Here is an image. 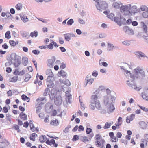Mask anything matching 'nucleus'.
I'll return each instance as SVG.
<instances>
[{"mask_svg": "<svg viewBox=\"0 0 148 148\" xmlns=\"http://www.w3.org/2000/svg\"><path fill=\"white\" fill-rule=\"evenodd\" d=\"M6 15L7 16H8L9 17V15L10 16V15H10V12H3L2 13L1 16L2 17H4Z\"/></svg>", "mask_w": 148, "mask_h": 148, "instance_id": "38", "label": "nucleus"}, {"mask_svg": "<svg viewBox=\"0 0 148 148\" xmlns=\"http://www.w3.org/2000/svg\"><path fill=\"white\" fill-rule=\"evenodd\" d=\"M42 109V107L40 106L37 107L36 108V112L39 113L40 112V110Z\"/></svg>", "mask_w": 148, "mask_h": 148, "instance_id": "52", "label": "nucleus"}, {"mask_svg": "<svg viewBox=\"0 0 148 148\" xmlns=\"http://www.w3.org/2000/svg\"><path fill=\"white\" fill-rule=\"evenodd\" d=\"M140 125L143 129L147 127V124L144 121H141L139 123Z\"/></svg>", "mask_w": 148, "mask_h": 148, "instance_id": "29", "label": "nucleus"}, {"mask_svg": "<svg viewBox=\"0 0 148 148\" xmlns=\"http://www.w3.org/2000/svg\"><path fill=\"white\" fill-rule=\"evenodd\" d=\"M128 85L130 86L132 88H134L136 90L138 91H139L140 90L141 88V86H137L135 83H133L132 84H130Z\"/></svg>", "mask_w": 148, "mask_h": 148, "instance_id": "10", "label": "nucleus"}, {"mask_svg": "<svg viewBox=\"0 0 148 148\" xmlns=\"http://www.w3.org/2000/svg\"><path fill=\"white\" fill-rule=\"evenodd\" d=\"M62 83L65 85L68 86L71 85L70 82L69 80L66 79H64L62 81Z\"/></svg>", "mask_w": 148, "mask_h": 148, "instance_id": "25", "label": "nucleus"}, {"mask_svg": "<svg viewBox=\"0 0 148 148\" xmlns=\"http://www.w3.org/2000/svg\"><path fill=\"white\" fill-rule=\"evenodd\" d=\"M131 13H134L135 12L136 8L135 6H133L130 8Z\"/></svg>", "mask_w": 148, "mask_h": 148, "instance_id": "55", "label": "nucleus"}, {"mask_svg": "<svg viewBox=\"0 0 148 148\" xmlns=\"http://www.w3.org/2000/svg\"><path fill=\"white\" fill-rule=\"evenodd\" d=\"M136 55L138 56L139 57H146L145 54L143 53L140 51H136Z\"/></svg>", "mask_w": 148, "mask_h": 148, "instance_id": "26", "label": "nucleus"}, {"mask_svg": "<svg viewBox=\"0 0 148 148\" xmlns=\"http://www.w3.org/2000/svg\"><path fill=\"white\" fill-rule=\"evenodd\" d=\"M36 101L39 104V106H41L42 105L45 104L47 102V100L45 97L39 98H38Z\"/></svg>", "mask_w": 148, "mask_h": 148, "instance_id": "4", "label": "nucleus"}, {"mask_svg": "<svg viewBox=\"0 0 148 148\" xmlns=\"http://www.w3.org/2000/svg\"><path fill=\"white\" fill-rule=\"evenodd\" d=\"M114 21L116 22L118 24H120L121 22V19L120 18L115 17L114 18Z\"/></svg>", "mask_w": 148, "mask_h": 148, "instance_id": "33", "label": "nucleus"}, {"mask_svg": "<svg viewBox=\"0 0 148 148\" xmlns=\"http://www.w3.org/2000/svg\"><path fill=\"white\" fill-rule=\"evenodd\" d=\"M92 75L95 77H96L98 75L97 71H94L92 73Z\"/></svg>", "mask_w": 148, "mask_h": 148, "instance_id": "61", "label": "nucleus"}, {"mask_svg": "<svg viewBox=\"0 0 148 148\" xmlns=\"http://www.w3.org/2000/svg\"><path fill=\"white\" fill-rule=\"evenodd\" d=\"M16 8L18 10H20L22 8V5L21 3H18L16 5Z\"/></svg>", "mask_w": 148, "mask_h": 148, "instance_id": "36", "label": "nucleus"}, {"mask_svg": "<svg viewBox=\"0 0 148 148\" xmlns=\"http://www.w3.org/2000/svg\"><path fill=\"white\" fill-rule=\"evenodd\" d=\"M32 53L35 54H38L40 53V52L36 50H34L32 51Z\"/></svg>", "mask_w": 148, "mask_h": 148, "instance_id": "63", "label": "nucleus"}, {"mask_svg": "<svg viewBox=\"0 0 148 148\" xmlns=\"http://www.w3.org/2000/svg\"><path fill=\"white\" fill-rule=\"evenodd\" d=\"M85 80L86 81L87 83H88L89 84H92L94 82V79L92 78H90L88 75L86 77Z\"/></svg>", "mask_w": 148, "mask_h": 148, "instance_id": "15", "label": "nucleus"}, {"mask_svg": "<svg viewBox=\"0 0 148 148\" xmlns=\"http://www.w3.org/2000/svg\"><path fill=\"white\" fill-rule=\"evenodd\" d=\"M107 16L109 18L111 19H113V18L114 19V14L112 13H110Z\"/></svg>", "mask_w": 148, "mask_h": 148, "instance_id": "51", "label": "nucleus"}, {"mask_svg": "<svg viewBox=\"0 0 148 148\" xmlns=\"http://www.w3.org/2000/svg\"><path fill=\"white\" fill-rule=\"evenodd\" d=\"M21 19L24 22H26L28 21V18L27 17L23 15L21 17Z\"/></svg>", "mask_w": 148, "mask_h": 148, "instance_id": "37", "label": "nucleus"}, {"mask_svg": "<svg viewBox=\"0 0 148 148\" xmlns=\"http://www.w3.org/2000/svg\"><path fill=\"white\" fill-rule=\"evenodd\" d=\"M135 116V115L134 114H132L130 115V117H129V118L132 121L134 119Z\"/></svg>", "mask_w": 148, "mask_h": 148, "instance_id": "64", "label": "nucleus"}, {"mask_svg": "<svg viewBox=\"0 0 148 148\" xmlns=\"http://www.w3.org/2000/svg\"><path fill=\"white\" fill-rule=\"evenodd\" d=\"M122 43L123 44L127 46H129L130 44V41L128 40L124 41Z\"/></svg>", "mask_w": 148, "mask_h": 148, "instance_id": "46", "label": "nucleus"}, {"mask_svg": "<svg viewBox=\"0 0 148 148\" xmlns=\"http://www.w3.org/2000/svg\"><path fill=\"white\" fill-rule=\"evenodd\" d=\"M30 122H31V120L30 121L29 125H30V130H31L32 131V130L34 129V128L35 127H34V124H33V123H30Z\"/></svg>", "mask_w": 148, "mask_h": 148, "instance_id": "53", "label": "nucleus"}, {"mask_svg": "<svg viewBox=\"0 0 148 148\" xmlns=\"http://www.w3.org/2000/svg\"><path fill=\"white\" fill-rule=\"evenodd\" d=\"M107 6L106 2L103 1H98L96 5L97 9L99 10L106 9L107 8Z\"/></svg>", "mask_w": 148, "mask_h": 148, "instance_id": "2", "label": "nucleus"}, {"mask_svg": "<svg viewBox=\"0 0 148 148\" xmlns=\"http://www.w3.org/2000/svg\"><path fill=\"white\" fill-rule=\"evenodd\" d=\"M98 99V97L96 95L91 96L89 106L92 110H94L95 108L98 110H100L101 108L100 103L99 101L97 100Z\"/></svg>", "mask_w": 148, "mask_h": 148, "instance_id": "1", "label": "nucleus"}, {"mask_svg": "<svg viewBox=\"0 0 148 148\" xmlns=\"http://www.w3.org/2000/svg\"><path fill=\"white\" fill-rule=\"evenodd\" d=\"M101 135L99 134H97L95 136L94 138L96 140H99L101 138Z\"/></svg>", "mask_w": 148, "mask_h": 148, "instance_id": "56", "label": "nucleus"}, {"mask_svg": "<svg viewBox=\"0 0 148 148\" xmlns=\"http://www.w3.org/2000/svg\"><path fill=\"white\" fill-rule=\"evenodd\" d=\"M9 42L10 45L13 46H15L16 44V42L14 40H10Z\"/></svg>", "mask_w": 148, "mask_h": 148, "instance_id": "41", "label": "nucleus"}, {"mask_svg": "<svg viewBox=\"0 0 148 148\" xmlns=\"http://www.w3.org/2000/svg\"><path fill=\"white\" fill-rule=\"evenodd\" d=\"M21 97L23 101H26L27 102H29L30 101V98L24 94L22 95L21 96Z\"/></svg>", "mask_w": 148, "mask_h": 148, "instance_id": "20", "label": "nucleus"}, {"mask_svg": "<svg viewBox=\"0 0 148 148\" xmlns=\"http://www.w3.org/2000/svg\"><path fill=\"white\" fill-rule=\"evenodd\" d=\"M31 78V76L29 74H26L25 75V78L24 79L25 82H27Z\"/></svg>", "mask_w": 148, "mask_h": 148, "instance_id": "34", "label": "nucleus"}, {"mask_svg": "<svg viewBox=\"0 0 148 148\" xmlns=\"http://www.w3.org/2000/svg\"><path fill=\"white\" fill-rule=\"evenodd\" d=\"M66 95L67 97L68 102L70 103L69 100L70 99H71L72 97L71 95L70 94L68 91H67L66 92Z\"/></svg>", "mask_w": 148, "mask_h": 148, "instance_id": "31", "label": "nucleus"}, {"mask_svg": "<svg viewBox=\"0 0 148 148\" xmlns=\"http://www.w3.org/2000/svg\"><path fill=\"white\" fill-rule=\"evenodd\" d=\"M51 76H48L46 80L47 86L50 88H52L54 86V84L53 82L52 79L53 75V74Z\"/></svg>", "mask_w": 148, "mask_h": 148, "instance_id": "3", "label": "nucleus"}, {"mask_svg": "<svg viewBox=\"0 0 148 148\" xmlns=\"http://www.w3.org/2000/svg\"><path fill=\"white\" fill-rule=\"evenodd\" d=\"M47 49L49 48L50 49H52L53 48V46L52 43H50L47 46Z\"/></svg>", "mask_w": 148, "mask_h": 148, "instance_id": "48", "label": "nucleus"}, {"mask_svg": "<svg viewBox=\"0 0 148 148\" xmlns=\"http://www.w3.org/2000/svg\"><path fill=\"white\" fill-rule=\"evenodd\" d=\"M30 36L32 37H36L38 36V32L36 31H34L33 32H32L30 34Z\"/></svg>", "mask_w": 148, "mask_h": 148, "instance_id": "30", "label": "nucleus"}, {"mask_svg": "<svg viewBox=\"0 0 148 148\" xmlns=\"http://www.w3.org/2000/svg\"><path fill=\"white\" fill-rule=\"evenodd\" d=\"M47 139L45 135H42L40 136L39 140L40 142L43 143L47 141Z\"/></svg>", "mask_w": 148, "mask_h": 148, "instance_id": "19", "label": "nucleus"}, {"mask_svg": "<svg viewBox=\"0 0 148 148\" xmlns=\"http://www.w3.org/2000/svg\"><path fill=\"white\" fill-rule=\"evenodd\" d=\"M17 121H18V125L21 126L23 124V123L22 121L19 119H17Z\"/></svg>", "mask_w": 148, "mask_h": 148, "instance_id": "60", "label": "nucleus"}, {"mask_svg": "<svg viewBox=\"0 0 148 148\" xmlns=\"http://www.w3.org/2000/svg\"><path fill=\"white\" fill-rule=\"evenodd\" d=\"M140 9L142 11H148V8L146 6L142 5L140 7Z\"/></svg>", "mask_w": 148, "mask_h": 148, "instance_id": "40", "label": "nucleus"}, {"mask_svg": "<svg viewBox=\"0 0 148 148\" xmlns=\"http://www.w3.org/2000/svg\"><path fill=\"white\" fill-rule=\"evenodd\" d=\"M118 140V139L116 137H113L111 138V141L112 142H116Z\"/></svg>", "mask_w": 148, "mask_h": 148, "instance_id": "50", "label": "nucleus"}, {"mask_svg": "<svg viewBox=\"0 0 148 148\" xmlns=\"http://www.w3.org/2000/svg\"><path fill=\"white\" fill-rule=\"evenodd\" d=\"M142 15L144 18H147L148 17V12H145L143 13Z\"/></svg>", "mask_w": 148, "mask_h": 148, "instance_id": "49", "label": "nucleus"}, {"mask_svg": "<svg viewBox=\"0 0 148 148\" xmlns=\"http://www.w3.org/2000/svg\"><path fill=\"white\" fill-rule=\"evenodd\" d=\"M57 112H58V113H59V114L57 116L61 117L62 116V112L59 109H58L57 111L56 110H53L52 112L51 116H56L57 114Z\"/></svg>", "mask_w": 148, "mask_h": 148, "instance_id": "7", "label": "nucleus"}, {"mask_svg": "<svg viewBox=\"0 0 148 148\" xmlns=\"http://www.w3.org/2000/svg\"><path fill=\"white\" fill-rule=\"evenodd\" d=\"M13 128L14 129L16 130H17L18 132H19V126L17 125H15L13 126Z\"/></svg>", "mask_w": 148, "mask_h": 148, "instance_id": "47", "label": "nucleus"}, {"mask_svg": "<svg viewBox=\"0 0 148 148\" xmlns=\"http://www.w3.org/2000/svg\"><path fill=\"white\" fill-rule=\"evenodd\" d=\"M78 136L77 135H75L74 136L72 140L73 141H75L78 140Z\"/></svg>", "mask_w": 148, "mask_h": 148, "instance_id": "58", "label": "nucleus"}, {"mask_svg": "<svg viewBox=\"0 0 148 148\" xmlns=\"http://www.w3.org/2000/svg\"><path fill=\"white\" fill-rule=\"evenodd\" d=\"M115 109L114 107L113 104L112 103L110 104L107 108V112L108 113L112 112Z\"/></svg>", "mask_w": 148, "mask_h": 148, "instance_id": "8", "label": "nucleus"}, {"mask_svg": "<svg viewBox=\"0 0 148 148\" xmlns=\"http://www.w3.org/2000/svg\"><path fill=\"white\" fill-rule=\"evenodd\" d=\"M10 31H7L5 34V37L7 39H10L11 38V36L10 35Z\"/></svg>", "mask_w": 148, "mask_h": 148, "instance_id": "32", "label": "nucleus"}, {"mask_svg": "<svg viewBox=\"0 0 148 148\" xmlns=\"http://www.w3.org/2000/svg\"><path fill=\"white\" fill-rule=\"evenodd\" d=\"M19 116L21 119L23 121H26L27 119V115L25 113L23 112L20 113L19 114Z\"/></svg>", "mask_w": 148, "mask_h": 148, "instance_id": "12", "label": "nucleus"}, {"mask_svg": "<svg viewBox=\"0 0 148 148\" xmlns=\"http://www.w3.org/2000/svg\"><path fill=\"white\" fill-rule=\"evenodd\" d=\"M104 103L105 105H107L109 102V99L107 97L105 98L104 101Z\"/></svg>", "mask_w": 148, "mask_h": 148, "instance_id": "57", "label": "nucleus"}, {"mask_svg": "<svg viewBox=\"0 0 148 148\" xmlns=\"http://www.w3.org/2000/svg\"><path fill=\"white\" fill-rule=\"evenodd\" d=\"M74 22L73 20V19H71L69 20L67 22V24L68 25H71Z\"/></svg>", "mask_w": 148, "mask_h": 148, "instance_id": "43", "label": "nucleus"}, {"mask_svg": "<svg viewBox=\"0 0 148 148\" xmlns=\"http://www.w3.org/2000/svg\"><path fill=\"white\" fill-rule=\"evenodd\" d=\"M92 130L90 128L87 127L86 130V132L87 134H90L92 132Z\"/></svg>", "mask_w": 148, "mask_h": 148, "instance_id": "45", "label": "nucleus"}, {"mask_svg": "<svg viewBox=\"0 0 148 148\" xmlns=\"http://www.w3.org/2000/svg\"><path fill=\"white\" fill-rule=\"evenodd\" d=\"M22 62L23 64L25 66L27 65L28 62V59L26 57H24L22 58Z\"/></svg>", "mask_w": 148, "mask_h": 148, "instance_id": "23", "label": "nucleus"}, {"mask_svg": "<svg viewBox=\"0 0 148 148\" xmlns=\"http://www.w3.org/2000/svg\"><path fill=\"white\" fill-rule=\"evenodd\" d=\"M124 29L125 30V32L127 34H132L133 32V30L130 29L127 27H125L124 28Z\"/></svg>", "mask_w": 148, "mask_h": 148, "instance_id": "24", "label": "nucleus"}, {"mask_svg": "<svg viewBox=\"0 0 148 148\" xmlns=\"http://www.w3.org/2000/svg\"><path fill=\"white\" fill-rule=\"evenodd\" d=\"M45 143L47 144L50 146L53 145L55 147H56L58 145L56 143L55 140L54 139H51L50 140H47Z\"/></svg>", "mask_w": 148, "mask_h": 148, "instance_id": "6", "label": "nucleus"}, {"mask_svg": "<svg viewBox=\"0 0 148 148\" xmlns=\"http://www.w3.org/2000/svg\"><path fill=\"white\" fill-rule=\"evenodd\" d=\"M120 9L121 12H124L125 11H126L128 10V7L126 5L122 6L120 8Z\"/></svg>", "mask_w": 148, "mask_h": 148, "instance_id": "17", "label": "nucleus"}, {"mask_svg": "<svg viewBox=\"0 0 148 148\" xmlns=\"http://www.w3.org/2000/svg\"><path fill=\"white\" fill-rule=\"evenodd\" d=\"M29 125V123L27 121H26L24 123L23 125V127L25 128H27L28 127Z\"/></svg>", "mask_w": 148, "mask_h": 148, "instance_id": "54", "label": "nucleus"}, {"mask_svg": "<svg viewBox=\"0 0 148 148\" xmlns=\"http://www.w3.org/2000/svg\"><path fill=\"white\" fill-rule=\"evenodd\" d=\"M62 100L61 96L58 97L56 98L55 99V103L57 105H60L62 103Z\"/></svg>", "mask_w": 148, "mask_h": 148, "instance_id": "14", "label": "nucleus"}, {"mask_svg": "<svg viewBox=\"0 0 148 148\" xmlns=\"http://www.w3.org/2000/svg\"><path fill=\"white\" fill-rule=\"evenodd\" d=\"M112 6L115 8H117L119 7V5L117 2H114L113 3Z\"/></svg>", "mask_w": 148, "mask_h": 148, "instance_id": "42", "label": "nucleus"}, {"mask_svg": "<svg viewBox=\"0 0 148 148\" xmlns=\"http://www.w3.org/2000/svg\"><path fill=\"white\" fill-rule=\"evenodd\" d=\"M58 74L59 76H62L64 77L66 76L67 74L66 72L61 71L58 72Z\"/></svg>", "mask_w": 148, "mask_h": 148, "instance_id": "21", "label": "nucleus"}, {"mask_svg": "<svg viewBox=\"0 0 148 148\" xmlns=\"http://www.w3.org/2000/svg\"><path fill=\"white\" fill-rule=\"evenodd\" d=\"M141 96L144 99L148 100V88L145 89L144 92L141 93Z\"/></svg>", "mask_w": 148, "mask_h": 148, "instance_id": "5", "label": "nucleus"}, {"mask_svg": "<svg viewBox=\"0 0 148 148\" xmlns=\"http://www.w3.org/2000/svg\"><path fill=\"white\" fill-rule=\"evenodd\" d=\"M64 38L67 41H69L71 37L74 36L73 34H71L70 33H67L64 34Z\"/></svg>", "mask_w": 148, "mask_h": 148, "instance_id": "11", "label": "nucleus"}, {"mask_svg": "<svg viewBox=\"0 0 148 148\" xmlns=\"http://www.w3.org/2000/svg\"><path fill=\"white\" fill-rule=\"evenodd\" d=\"M2 47L5 49H7L8 48V46L7 45V44L6 43L2 45Z\"/></svg>", "mask_w": 148, "mask_h": 148, "instance_id": "62", "label": "nucleus"}, {"mask_svg": "<svg viewBox=\"0 0 148 148\" xmlns=\"http://www.w3.org/2000/svg\"><path fill=\"white\" fill-rule=\"evenodd\" d=\"M37 137V135L35 133H33L30 135V139L33 141H34L35 140L36 138Z\"/></svg>", "mask_w": 148, "mask_h": 148, "instance_id": "16", "label": "nucleus"}, {"mask_svg": "<svg viewBox=\"0 0 148 148\" xmlns=\"http://www.w3.org/2000/svg\"><path fill=\"white\" fill-rule=\"evenodd\" d=\"M13 63L15 66L16 67H17L20 65V61L18 59H17L15 58L14 60V62Z\"/></svg>", "mask_w": 148, "mask_h": 148, "instance_id": "18", "label": "nucleus"}, {"mask_svg": "<svg viewBox=\"0 0 148 148\" xmlns=\"http://www.w3.org/2000/svg\"><path fill=\"white\" fill-rule=\"evenodd\" d=\"M18 79V77L17 75H15L13 76L9 81L10 82H16Z\"/></svg>", "mask_w": 148, "mask_h": 148, "instance_id": "22", "label": "nucleus"}, {"mask_svg": "<svg viewBox=\"0 0 148 148\" xmlns=\"http://www.w3.org/2000/svg\"><path fill=\"white\" fill-rule=\"evenodd\" d=\"M50 124L51 125H58V122L57 119L52 120L50 122Z\"/></svg>", "mask_w": 148, "mask_h": 148, "instance_id": "28", "label": "nucleus"}, {"mask_svg": "<svg viewBox=\"0 0 148 148\" xmlns=\"http://www.w3.org/2000/svg\"><path fill=\"white\" fill-rule=\"evenodd\" d=\"M138 106L141 109L143 110L145 112H148V108L145 107H143L139 105H138Z\"/></svg>", "mask_w": 148, "mask_h": 148, "instance_id": "44", "label": "nucleus"}, {"mask_svg": "<svg viewBox=\"0 0 148 148\" xmlns=\"http://www.w3.org/2000/svg\"><path fill=\"white\" fill-rule=\"evenodd\" d=\"M50 90L49 88H46L43 94V95L44 96H45L48 95L49 92Z\"/></svg>", "mask_w": 148, "mask_h": 148, "instance_id": "35", "label": "nucleus"}, {"mask_svg": "<svg viewBox=\"0 0 148 148\" xmlns=\"http://www.w3.org/2000/svg\"><path fill=\"white\" fill-rule=\"evenodd\" d=\"M111 125V123L108 122H106L105 125L103 127V128L105 130L107 129L110 127Z\"/></svg>", "mask_w": 148, "mask_h": 148, "instance_id": "27", "label": "nucleus"}, {"mask_svg": "<svg viewBox=\"0 0 148 148\" xmlns=\"http://www.w3.org/2000/svg\"><path fill=\"white\" fill-rule=\"evenodd\" d=\"M134 71L136 73L135 75H138L139 74H144V71L143 70L141 69L139 67L137 68L136 69H134Z\"/></svg>", "mask_w": 148, "mask_h": 148, "instance_id": "13", "label": "nucleus"}, {"mask_svg": "<svg viewBox=\"0 0 148 148\" xmlns=\"http://www.w3.org/2000/svg\"><path fill=\"white\" fill-rule=\"evenodd\" d=\"M55 60L53 58L49 59L47 60V65L50 67H52L54 64Z\"/></svg>", "mask_w": 148, "mask_h": 148, "instance_id": "9", "label": "nucleus"}, {"mask_svg": "<svg viewBox=\"0 0 148 148\" xmlns=\"http://www.w3.org/2000/svg\"><path fill=\"white\" fill-rule=\"evenodd\" d=\"M8 112V110L7 108L6 107H4L3 109V113H7Z\"/></svg>", "mask_w": 148, "mask_h": 148, "instance_id": "59", "label": "nucleus"}, {"mask_svg": "<svg viewBox=\"0 0 148 148\" xmlns=\"http://www.w3.org/2000/svg\"><path fill=\"white\" fill-rule=\"evenodd\" d=\"M82 141L86 143L89 141L88 138L86 136H84L82 137Z\"/></svg>", "mask_w": 148, "mask_h": 148, "instance_id": "39", "label": "nucleus"}]
</instances>
